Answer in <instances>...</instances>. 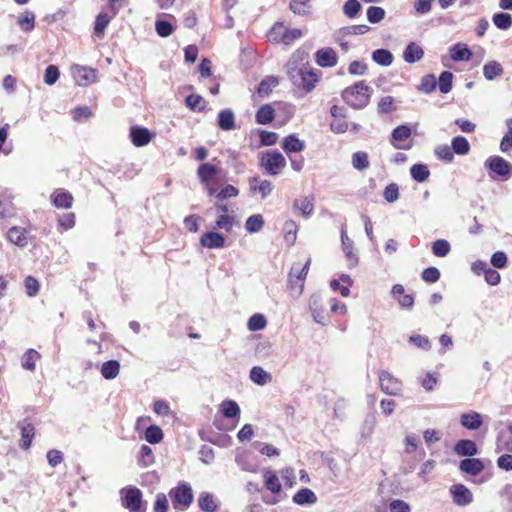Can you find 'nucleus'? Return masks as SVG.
I'll use <instances>...</instances> for the list:
<instances>
[{"label": "nucleus", "instance_id": "1", "mask_svg": "<svg viewBox=\"0 0 512 512\" xmlns=\"http://www.w3.org/2000/svg\"><path fill=\"white\" fill-rule=\"evenodd\" d=\"M341 96L351 107L361 109L369 103L371 89L364 81H358L354 85L345 88Z\"/></svg>", "mask_w": 512, "mask_h": 512}, {"label": "nucleus", "instance_id": "2", "mask_svg": "<svg viewBox=\"0 0 512 512\" xmlns=\"http://www.w3.org/2000/svg\"><path fill=\"white\" fill-rule=\"evenodd\" d=\"M259 165L271 176H276L286 166L285 157L277 150H268L259 157Z\"/></svg>", "mask_w": 512, "mask_h": 512}, {"label": "nucleus", "instance_id": "3", "mask_svg": "<svg viewBox=\"0 0 512 512\" xmlns=\"http://www.w3.org/2000/svg\"><path fill=\"white\" fill-rule=\"evenodd\" d=\"M122 505L130 512H145L142 492L136 487H127L121 490Z\"/></svg>", "mask_w": 512, "mask_h": 512}, {"label": "nucleus", "instance_id": "4", "mask_svg": "<svg viewBox=\"0 0 512 512\" xmlns=\"http://www.w3.org/2000/svg\"><path fill=\"white\" fill-rule=\"evenodd\" d=\"M174 508L182 507L186 509L193 501L192 488L188 483H181L169 492Z\"/></svg>", "mask_w": 512, "mask_h": 512}, {"label": "nucleus", "instance_id": "5", "mask_svg": "<svg viewBox=\"0 0 512 512\" xmlns=\"http://www.w3.org/2000/svg\"><path fill=\"white\" fill-rule=\"evenodd\" d=\"M381 390L391 396H398L402 391V382L394 377L387 370H381L378 373Z\"/></svg>", "mask_w": 512, "mask_h": 512}, {"label": "nucleus", "instance_id": "6", "mask_svg": "<svg viewBox=\"0 0 512 512\" xmlns=\"http://www.w3.org/2000/svg\"><path fill=\"white\" fill-rule=\"evenodd\" d=\"M485 167L500 177L512 175V165L500 156H491L485 161Z\"/></svg>", "mask_w": 512, "mask_h": 512}, {"label": "nucleus", "instance_id": "7", "mask_svg": "<svg viewBox=\"0 0 512 512\" xmlns=\"http://www.w3.org/2000/svg\"><path fill=\"white\" fill-rule=\"evenodd\" d=\"M309 309L315 322L323 326L329 322V314L325 309L320 295L314 294L310 297Z\"/></svg>", "mask_w": 512, "mask_h": 512}, {"label": "nucleus", "instance_id": "8", "mask_svg": "<svg viewBox=\"0 0 512 512\" xmlns=\"http://www.w3.org/2000/svg\"><path fill=\"white\" fill-rule=\"evenodd\" d=\"M453 502L460 507L467 506L473 502L472 492L463 484H454L449 489Z\"/></svg>", "mask_w": 512, "mask_h": 512}, {"label": "nucleus", "instance_id": "9", "mask_svg": "<svg viewBox=\"0 0 512 512\" xmlns=\"http://www.w3.org/2000/svg\"><path fill=\"white\" fill-rule=\"evenodd\" d=\"M306 67L307 63L303 62V59L299 54L292 55L286 64V72L293 85L297 82V80H299Z\"/></svg>", "mask_w": 512, "mask_h": 512}, {"label": "nucleus", "instance_id": "10", "mask_svg": "<svg viewBox=\"0 0 512 512\" xmlns=\"http://www.w3.org/2000/svg\"><path fill=\"white\" fill-rule=\"evenodd\" d=\"M130 138L133 145L136 147H143L150 143L152 140V134L145 127L132 126L130 128Z\"/></svg>", "mask_w": 512, "mask_h": 512}, {"label": "nucleus", "instance_id": "11", "mask_svg": "<svg viewBox=\"0 0 512 512\" xmlns=\"http://www.w3.org/2000/svg\"><path fill=\"white\" fill-rule=\"evenodd\" d=\"M74 79L79 86H87L95 81L96 71L83 66H75L72 70Z\"/></svg>", "mask_w": 512, "mask_h": 512}, {"label": "nucleus", "instance_id": "12", "mask_svg": "<svg viewBox=\"0 0 512 512\" xmlns=\"http://www.w3.org/2000/svg\"><path fill=\"white\" fill-rule=\"evenodd\" d=\"M411 136V128L407 125H400L392 131L391 143L396 149L408 150L410 145L400 144V142L407 140Z\"/></svg>", "mask_w": 512, "mask_h": 512}, {"label": "nucleus", "instance_id": "13", "mask_svg": "<svg viewBox=\"0 0 512 512\" xmlns=\"http://www.w3.org/2000/svg\"><path fill=\"white\" fill-rule=\"evenodd\" d=\"M315 60L321 67H333L337 64L338 57L332 48H322L315 53Z\"/></svg>", "mask_w": 512, "mask_h": 512}, {"label": "nucleus", "instance_id": "14", "mask_svg": "<svg viewBox=\"0 0 512 512\" xmlns=\"http://www.w3.org/2000/svg\"><path fill=\"white\" fill-rule=\"evenodd\" d=\"M460 424L468 430H477L483 424V417L476 411L463 413L460 416Z\"/></svg>", "mask_w": 512, "mask_h": 512}, {"label": "nucleus", "instance_id": "15", "mask_svg": "<svg viewBox=\"0 0 512 512\" xmlns=\"http://www.w3.org/2000/svg\"><path fill=\"white\" fill-rule=\"evenodd\" d=\"M485 466L481 459L466 458L460 462L459 469L469 475L476 476L484 470Z\"/></svg>", "mask_w": 512, "mask_h": 512}, {"label": "nucleus", "instance_id": "16", "mask_svg": "<svg viewBox=\"0 0 512 512\" xmlns=\"http://www.w3.org/2000/svg\"><path fill=\"white\" fill-rule=\"evenodd\" d=\"M317 82L318 76L310 67L307 66L299 80H297V82L294 84V86L301 87L306 92H310L314 89L315 84Z\"/></svg>", "mask_w": 512, "mask_h": 512}, {"label": "nucleus", "instance_id": "17", "mask_svg": "<svg viewBox=\"0 0 512 512\" xmlns=\"http://www.w3.org/2000/svg\"><path fill=\"white\" fill-rule=\"evenodd\" d=\"M203 247L210 249L222 248L225 245V238L218 232H206L200 238Z\"/></svg>", "mask_w": 512, "mask_h": 512}, {"label": "nucleus", "instance_id": "18", "mask_svg": "<svg viewBox=\"0 0 512 512\" xmlns=\"http://www.w3.org/2000/svg\"><path fill=\"white\" fill-rule=\"evenodd\" d=\"M282 149L287 153H297L305 149V142L295 134H290L283 139Z\"/></svg>", "mask_w": 512, "mask_h": 512}, {"label": "nucleus", "instance_id": "19", "mask_svg": "<svg viewBox=\"0 0 512 512\" xmlns=\"http://www.w3.org/2000/svg\"><path fill=\"white\" fill-rule=\"evenodd\" d=\"M450 57L453 61H469L473 54L466 44L457 43L450 47Z\"/></svg>", "mask_w": 512, "mask_h": 512}, {"label": "nucleus", "instance_id": "20", "mask_svg": "<svg viewBox=\"0 0 512 512\" xmlns=\"http://www.w3.org/2000/svg\"><path fill=\"white\" fill-rule=\"evenodd\" d=\"M454 451L457 455L467 457H472L478 453L476 443L468 439L459 440L454 446Z\"/></svg>", "mask_w": 512, "mask_h": 512}, {"label": "nucleus", "instance_id": "21", "mask_svg": "<svg viewBox=\"0 0 512 512\" xmlns=\"http://www.w3.org/2000/svg\"><path fill=\"white\" fill-rule=\"evenodd\" d=\"M423 56V49L415 42L409 43L403 52V59L409 64L420 61Z\"/></svg>", "mask_w": 512, "mask_h": 512}, {"label": "nucleus", "instance_id": "22", "mask_svg": "<svg viewBox=\"0 0 512 512\" xmlns=\"http://www.w3.org/2000/svg\"><path fill=\"white\" fill-rule=\"evenodd\" d=\"M8 240L19 247H25L28 243L27 231L22 227L14 226L7 232Z\"/></svg>", "mask_w": 512, "mask_h": 512}, {"label": "nucleus", "instance_id": "23", "mask_svg": "<svg viewBox=\"0 0 512 512\" xmlns=\"http://www.w3.org/2000/svg\"><path fill=\"white\" fill-rule=\"evenodd\" d=\"M14 214V205L7 190H0V219L11 217Z\"/></svg>", "mask_w": 512, "mask_h": 512}, {"label": "nucleus", "instance_id": "24", "mask_svg": "<svg viewBox=\"0 0 512 512\" xmlns=\"http://www.w3.org/2000/svg\"><path fill=\"white\" fill-rule=\"evenodd\" d=\"M52 202L57 208L68 209L72 206L73 196L63 189H58L52 195Z\"/></svg>", "mask_w": 512, "mask_h": 512}, {"label": "nucleus", "instance_id": "25", "mask_svg": "<svg viewBox=\"0 0 512 512\" xmlns=\"http://www.w3.org/2000/svg\"><path fill=\"white\" fill-rule=\"evenodd\" d=\"M264 485L267 490L273 494H278L282 490V485L278 476L271 470L266 469L263 472Z\"/></svg>", "mask_w": 512, "mask_h": 512}, {"label": "nucleus", "instance_id": "26", "mask_svg": "<svg viewBox=\"0 0 512 512\" xmlns=\"http://www.w3.org/2000/svg\"><path fill=\"white\" fill-rule=\"evenodd\" d=\"M19 427L21 430L20 447L26 450L31 446L32 438L35 434V428L28 422L19 423Z\"/></svg>", "mask_w": 512, "mask_h": 512}, {"label": "nucleus", "instance_id": "27", "mask_svg": "<svg viewBox=\"0 0 512 512\" xmlns=\"http://www.w3.org/2000/svg\"><path fill=\"white\" fill-rule=\"evenodd\" d=\"M275 110L270 104L262 105L255 114V120L258 124L266 125L273 121Z\"/></svg>", "mask_w": 512, "mask_h": 512}, {"label": "nucleus", "instance_id": "28", "mask_svg": "<svg viewBox=\"0 0 512 512\" xmlns=\"http://www.w3.org/2000/svg\"><path fill=\"white\" fill-rule=\"evenodd\" d=\"M293 502L297 505H311L317 502V497L311 489L302 488L293 496Z\"/></svg>", "mask_w": 512, "mask_h": 512}, {"label": "nucleus", "instance_id": "29", "mask_svg": "<svg viewBox=\"0 0 512 512\" xmlns=\"http://www.w3.org/2000/svg\"><path fill=\"white\" fill-rule=\"evenodd\" d=\"M218 126L224 130L229 131L235 127V117L231 109H224L218 114Z\"/></svg>", "mask_w": 512, "mask_h": 512}, {"label": "nucleus", "instance_id": "30", "mask_svg": "<svg viewBox=\"0 0 512 512\" xmlns=\"http://www.w3.org/2000/svg\"><path fill=\"white\" fill-rule=\"evenodd\" d=\"M250 379L257 385L263 386L271 381L272 376L260 366H254L250 370Z\"/></svg>", "mask_w": 512, "mask_h": 512}, {"label": "nucleus", "instance_id": "31", "mask_svg": "<svg viewBox=\"0 0 512 512\" xmlns=\"http://www.w3.org/2000/svg\"><path fill=\"white\" fill-rule=\"evenodd\" d=\"M306 276H304V271H302L301 267L299 265L293 266L290 270L289 276H288V283L291 289L294 288L300 282L299 285V294L303 290V281L305 280Z\"/></svg>", "mask_w": 512, "mask_h": 512}, {"label": "nucleus", "instance_id": "32", "mask_svg": "<svg viewBox=\"0 0 512 512\" xmlns=\"http://www.w3.org/2000/svg\"><path fill=\"white\" fill-rule=\"evenodd\" d=\"M503 72L502 65L497 61H489L483 66V75L489 81L501 76Z\"/></svg>", "mask_w": 512, "mask_h": 512}, {"label": "nucleus", "instance_id": "33", "mask_svg": "<svg viewBox=\"0 0 512 512\" xmlns=\"http://www.w3.org/2000/svg\"><path fill=\"white\" fill-rule=\"evenodd\" d=\"M120 371V363L117 360H109L102 364L101 374L107 379L111 380L118 376Z\"/></svg>", "mask_w": 512, "mask_h": 512}, {"label": "nucleus", "instance_id": "34", "mask_svg": "<svg viewBox=\"0 0 512 512\" xmlns=\"http://www.w3.org/2000/svg\"><path fill=\"white\" fill-rule=\"evenodd\" d=\"M217 173V168L210 163L200 165L197 170L198 177L202 183H208L217 175Z\"/></svg>", "mask_w": 512, "mask_h": 512}, {"label": "nucleus", "instance_id": "35", "mask_svg": "<svg viewBox=\"0 0 512 512\" xmlns=\"http://www.w3.org/2000/svg\"><path fill=\"white\" fill-rule=\"evenodd\" d=\"M372 59L378 65L387 67L393 62V54L387 49H376L372 53Z\"/></svg>", "mask_w": 512, "mask_h": 512}, {"label": "nucleus", "instance_id": "36", "mask_svg": "<svg viewBox=\"0 0 512 512\" xmlns=\"http://www.w3.org/2000/svg\"><path fill=\"white\" fill-rule=\"evenodd\" d=\"M40 354L34 349H28L22 356L21 365L24 369L33 372L36 368V361Z\"/></svg>", "mask_w": 512, "mask_h": 512}, {"label": "nucleus", "instance_id": "37", "mask_svg": "<svg viewBox=\"0 0 512 512\" xmlns=\"http://www.w3.org/2000/svg\"><path fill=\"white\" fill-rule=\"evenodd\" d=\"M451 148L457 155H467L470 151V144L463 136H456L452 139Z\"/></svg>", "mask_w": 512, "mask_h": 512}, {"label": "nucleus", "instance_id": "38", "mask_svg": "<svg viewBox=\"0 0 512 512\" xmlns=\"http://www.w3.org/2000/svg\"><path fill=\"white\" fill-rule=\"evenodd\" d=\"M341 242H342V249L344 253L346 254L349 262L351 265H355L357 263V258L353 254V241L349 239L347 236V233L344 229L341 231Z\"/></svg>", "mask_w": 512, "mask_h": 512}, {"label": "nucleus", "instance_id": "39", "mask_svg": "<svg viewBox=\"0 0 512 512\" xmlns=\"http://www.w3.org/2000/svg\"><path fill=\"white\" fill-rule=\"evenodd\" d=\"M285 28L283 23H275L268 32V40L272 43L284 44Z\"/></svg>", "mask_w": 512, "mask_h": 512}, {"label": "nucleus", "instance_id": "40", "mask_svg": "<svg viewBox=\"0 0 512 512\" xmlns=\"http://www.w3.org/2000/svg\"><path fill=\"white\" fill-rule=\"evenodd\" d=\"M410 174L415 181L422 183L428 179L430 171L428 167L424 164H414L410 168Z\"/></svg>", "mask_w": 512, "mask_h": 512}, {"label": "nucleus", "instance_id": "41", "mask_svg": "<svg viewBox=\"0 0 512 512\" xmlns=\"http://www.w3.org/2000/svg\"><path fill=\"white\" fill-rule=\"evenodd\" d=\"M264 226V219L262 215L260 214H254L247 218L245 222V229L249 233H257L259 232Z\"/></svg>", "mask_w": 512, "mask_h": 512}, {"label": "nucleus", "instance_id": "42", "mask_svg": "<svg viewBox=\"0 0 512 512\" xmlns=\"http://www.w3.org/2000/svg\"><path fill=\"white\" fill-rule=\"evenodd\" d=\"M278 83L279 82L276 77H266L259 83L257 92L262 97L268 96L272 89L278 85Z\"/></svg>", "mask_w": 512, "mask_h": 512}, {"label": "nucleus", "instance_id": "43", "mask_svg": "<svg viewBox=\"0 0 512 512\" xmlns=\"http://www.w3.org/2000/svg\"><path fill=\"white\" fill-rule=\"evenodd\" d=\"M225 418H234L240 414L239 405L233 400H225L220 405Z\"/></svg>", "mask_w": 512, "mask_h": 512}, {"label": "nucleus", "instance_id": "44", "mask_svg": "<svg viewBox=\"0 0 512 512\" xmlns=\"http://www.w3.org/2000/svg\"><path fill=\"white\" fill-rule=\"evenodd\" d=\"M198 504L200 509L204 512H214L217 509L213 496L208 492L200 494Z\"/></svg>", "mask_w": 512, "mask_h": 512}, {"label": "nucleus", "instance_id": "45", "mask_svg": "<svg viewBox=\"0 0 512 512\" xmlns=\"http://www.w3.org/2000/svg\"><path fill=\"white\" fill-rule=\"evenodd\" d=\"M492 20L494 25L501 30H507L512 26V16L509 13H496Z\"/></svg>", "mask_w": 512, "mask_h": 512}, {"label": "nucleus", "instance_id": "46", "mask_svg": "<svg viewBox=\"0 0 512 512\" xmlns=\"http://www.w3.org/2000/svg\"><path fill=\"white\" fill-rule=\"evenodd\" d=\"M450 251V243L445 239H439L432 243V253L436 257H446Z\"/></svg>", "mask_w": 512, "mask_h": 512}, {"label": "nucleus", "instance_id": "47", "mask_svg": "<svg viewBox=\"0 0 512 512\" xmlns=\"http://www.w3.org/2000/svg\"><path fill=\"white\" fill-rule=\"evenodd\" d=\"M235 224H237V221L233 215L220 214L216 220V228L226 232H231Z\"/></svg>", "mask_w": 512, "mask_h": 512}, {"label": "nucleus", "instance_id": "48", "mask_svg": "<svg viewBox=\"0 0 512 512\" xmlns=\"http://www.w3.org/2000/svg\"><path fill=\"white\" fill-rule=\"evenodd\" d=\"M352 165L356 170L362 171L369 167L368 154L363 151H357L352 155Z\"/></svg>", "mask_w": 512, "mask_h": 512}, {"label": "nucleus", "instance_id": "49", "mask_svg": "<svg viewBox=\"0 0 512 512\" xmlns=\"http://www.w3.org/2000/svg\"><path fill=\"white\" fill-rule=\"evenodd\" d=\"M294 207L297 208L305 218H308L314 210L312 200L307 197L295 200Z\"/></svg>", "mask_w": 512, "mask_h": 512}, {"label": "nucleus", "instance_id": "50", "mask_svg": "<svg viewBox=\"0 0 512 512\" xmlns=\"http://www.w3.org/2000/svg\"><path fill=\"white\" fill-rule=\"evenodd\" d=\"M145 439L150 444H157L163 439V432L160 427L150 425L145 432Z\"/></svg>", "mask_w": 512, "mask_h": 512}, {"label": "nucleus", "instance_id": "51", "mask_svg": "<svg viewBox=\"0 0 512 512\" xmlns=\"http://www.w3.org/2000/svg\"><path fill=\"white\" fill-rule=\"evenodd\" d=\"M453 74L450 71H443L439 76V90L447 94L452 90Z\"/></svg>", "mask_w": 512, "mask_h": 512}, {"label": "nucleus", "instance_id": "52", "mask_svg": "<svg viewBox=\"0 0 512 512\" xmlns=\"http://www.w3.org/2000/svg\"><path fill=\"white\" fill-rule=\"evenodd\" d=\"M385 10L382 7L370 6L367 9V19L372 24L381 22L385 17Z\"/></svg>", "mask_w": 512, "mask_h": 512}, {"label": "nucleus", "instance_id": "53", "mask_svg": "<svg viewBox=\"0 0 512 512\" xmlns=\"http://www.w3.org/2000/svg\"><path fill=\"white\" fill-rule=\"evenodd\" d=\"M362 6L358 0H347L343 5V13L348 18H355Z\"/></svg>", "mask_w": 512, "mask_h": 512}, {"label": "nucleus", "instance_id": "54", "mask_svg": "<svg viewBox=\"0 0 512 512\" xmlns=\"http://www.w3.org/2000/svg\"><path fill=\"white\" fill-rule=\"evenodd\" d=\"M266 319L262 314H254L248 320V329L250 331H260L266 327Z\"/></svg>", "mask_w": 512, "mask_h": 512}, {"label": "nucleus", "instance_id": "55", "mask_svg": "<svg viewBox=\"0 0 512 512\" xmlns=\"http://www.w3.org/2000/svg\"><path fill=\"white\" fill-rule=\"evenodd\" d=\"M399 196V187L396 183H390L385 187L383 197L388 203L396 202Z\"/></svg>", "mask_w": 512, "mask_h": 512}, {"label": "nucleus", "instance_id": "56", "mask_svg": "<svg viewBox=\"0 0 512 512\" xmlns=\"http://www.w3.org/2000/svg\"><path fill=\"white\" fill-rule=\"evenodd\" d=\"M155 30L160 37H168L173 33L174 27L168 21L157 19Z\"/></svg>", "mask_w": 512, "mask_h": 512}, {"label": "nucleus", "instance_id": "57", "mask_svg": "<svg viewBox=\"0 0 512 512\" xmlns=\"http://www.w3.org/2000/svg\"><path fill=\"white\" fill-rule=\"evenodd\" d=\"M435 155L448 163L454 159V153L451 147L448 145H439L435 148Z\"/></svg>", "mask_w": 512, "mask_h": 512}, {"label": "nucleus", "instance_id": "58", "mask_svg": "<svg viewBox=\"0 0 512 512\" xmlns=\"http://www.w3.org/2000/svg\"><path fill=\"white\" fill-rule=\"evenodd\" d=\"M437 81L434 75L428 74L421 79L420 90L426 94L435 90Z\"/></svg>", "mask_w": 512, "mask_h": 512}, {"label": "nucleus", "instance_id": "59", "mask_svg": "<svg viewBox=\"0 0 512 512\" xmlns=\"http://www.w3.org/2000/svg\"><path fill=\"white\" fill-rule=\"evenodd\" d=\"M409 342L411 344L415 345L416 347L426 350V351L431 349L430 340L428 339V337L423 336V335H419V334L411 335L409 337Z\"/></svg>", "mask_w": 512, "mask_h": 512}, {"label": "nucleus", "instance_id": "60", "mask_svg": "<svg viewBox=\"0 0 512 512\" xmlns=\"http://www.w3.org/2000/svg\"><path fill=\"white\" fill-rule=\"evenodd\" d=\"M18 24L24 31H31L35 26V15L32 12L27 11L23 17L18 19Z\"/></svg>", "mask_w": 512, "mask_h": 512}, {"label": "nucleus", "instance_id": "61", "mask_svg": "<svg viewBox=\"0 0 512 512\" xmlns=\"http://www.w3.org/2000/svg\"><path fill=\"white\" fill-rule=\"evenodd\" d=\"M59 75L60 73L58 67L55 65H49L45 69L44 82L47 85H53L58 80Z\"/></svg>", "mask_w": 512, "mask_h": 512}, {"label": "nucleus", "instance_id": "62", "mask_svg": "<svg viewBox=\"0 0 512 512\" xmlns=\"http://www.w3.org/2000/svg\"><path fill=\"white\" fill-rule=\"evenodd\" d=\"M497 450L512 452V435L500 433L497 437Z\"/></svg>", "mask_w": 512, "mask_h": 512}, {"label": "nucleus", "instance_id": "63", "mask_svg": "<svg viewBox=\"0 0 512 512\" xmlns=\"http://www.w3.org/2000/svg\"><path fill=\"white\" fill-rule=\"evenodd\" d=\"M154 512H168V500L165 494L159 493L156 495L153 505Z\"/></svg>", "mask_w": 512, "mask_h": 512}, {"label": "nucleus", "instance_id": "64", "mask_svg": "<svg viewBox=\"0 0 512 512\" xmlns=\"http://www.w3.org/2000/svg\"><path fill=\"white\" fill-rule=\"evenodd\" d=\"M389 509L391 512H410V506L403 500L395 499L392 500L389 504Z\"/></svg>", "mask_w": 512, "mask_h": 512}]
</instances>
